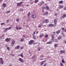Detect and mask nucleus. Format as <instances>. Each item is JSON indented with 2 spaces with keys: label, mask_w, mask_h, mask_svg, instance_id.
<instances>
[{
  "label": "nucleus",
  "mask_w": 66,
  "mask_h": 66,
  "mask_svg": "<svg viewBox=\"0 0 66 66\" xmlns=\"http://www.w3.org/2000/svg\"><path fill=\"white\" fill-rule=\"evenodd\" d=\"M34 42V40H30L28 42V44L29 45H32V44Z\"/></svg>",
  "instance_id": "f257e3e1"
},
{
  "label": "nucleus",
  "mask_w": 66,
  "mask_h": 66,
  "mask_svg": "<svg viewBox=\"0 0 66 66\" xmlns=\"http://www.w3.org/2000/svg\"><path fill=\"white\" fill-rule=\"evenodd\" d=\"M51 41L53 42H54L55 41L54 40V37L53 35L51 36Z\"/></svg>",
  "instance_id": "f03ea898"
},
{
  "label": "nucleus",
  "mask_w": 66,
  "mask_h": 66,
  "mask_svg": "<svg viewBox=\"0 0 66 66\" xmlns=\"http://www.w3.org/2000/svg\"><path fill=\"white\" fill-rule=\"evenodd\" d=\"M15 44V41L13 40L11 43V46H14V44Z\"/></svg>",
  "instance_id": "7ed1b4c3"
},
{
  "label": "nucleus",
  "mask_w": 66,
  "mask_h": 66,
  "mask_svg": "<svg viewBox=\"0 0 66 66\" xmlns=\"http://www.w3.org/2000/svg\"><path fill=\"white\" fill-rule=\"evenodd\" d=\"M12 28V27H10L8 28H7L5 29V30H4V32H7V30H10V29H11Z\"/></svg>",
  "instance_id": "20e7f679"
},
{
  "label": "nucleus",
  "mask_w": 66,
  "mask_h": 66,
  "mask_svg": "<svg viewBox=\"0 0 66 66\" xmlns=\"http://www.w3.org/2000/svg\"><path fill=\"white\" fill-rule=\"evenodd\" d=\"M31 17L32 18H35L36 17V14H34L31 15Z\"/></svg>",
  "instance_id": "39448f33"
},
{
  "label": "nucleus",
  "mask_w": 66,
  "mask_h": 66,
  "mask_svg": "<svg viewBox=\"0 0 66 66\" xmlns=\"http://www.w3.org/2000/svg\"><path fill=\"white\" fill-rule=\"evenodd\" d=\"M54 22L55 26L56 27V24L57 23V21H56V19H54Z\"/></svg>",
  "instance_id": "423d86ee"
},
{
  "label": "nucleus",
  "mask_w": 66,
  "mask_h": 66,
  "mask_svg": "<svg viewBox=\"0 0 66 66\" xmlns=\"http://www.w3.org/2000/svg\"><path fill=\"white\" fill-rule=\"evenodd\" d=\"M44 22H45V23H48L49 22V19H46V20H44Z\"/></svg>",
  "instance_id": "0eeeda50"
},
{
  "label": "nucleus",
  "mask_w": 66,
  "mask_h": 66,
  "mask_svg": "<svg viewBox=\"0 0 66 66\" xmlns=\"http://www.w3.org/2000/svg\"><path fill=\"white\" fill-rule=\"evenodd\" d=\"M19 61H21V63H23V62H24L23 60L21 58H19Z\"/></svg>",
  "instance_id": "6e6552de"
},
{
  "label": "nucleus",
  "mask_w": 66,
  "mask_h": 66,
  "mask_svg": "<svg viewBox=\"0 0 66 66\" xmlns=\"http://www.w3.org/2000/svg\"><path fill=\"white\" fill-rule=\"evenodd\" d=\"M61 54H62V53H65V50L62 51L61 50L60 51Z\"/></svg>",
  "instance_id": "1a4fd4ad"
},
{
  "label": "nucleus",
  "mask_w": 66,
  "mask_h": 66,
  "mask_svg": "<svg viewBox=\"0 0 66 66\" xmlns=\"http://www.w3.org/2000/svg\"><path fill=\"white\" fill-rule=\"evenodd\" d=\"M48 26V27H52L54 26V24H49Z\"/></svg>",
  "instance_id": "9d476101"
},
{
  "label": "nucleus",
  "mask_w": 66,
  "mask_h": 66,
  "mask_svg": "<svg viewBox=\"0 0 66 66\" xmlns=\"http://www.w3.org/2000/svg\"><path fill=\"white\" fill-rule=\"evenodd\" d=\"M45 8L46 10H49V7L47 5L45 6Z\"/></svg>",
  "instance_id": "9b49d317"
},
{
  "label": "nucleus",
  "mask_w": 66,
  "mask_h": 66,
  "mask_svg": "<svg viewBox=\"0 0 66 66\" xmlns=\"http://www.w3.org/2000/svg\"><path fill=\"white\" fill-rule=\"evenodd\" d=\"M20 47L19 45H18L16 46L15 49H20Z\"/></svg>",
  "instance_id": "f8f14e48"
},
{
  "label": "nucleus",
  "mask_w": 66,
  "mask_h": 66,
  "mask_svg": "<svg viewBox=\"0 0 66 66\" xmlns=\"http://www.w3.org/2000/svg\"><path fill=\"white\" fill-rule=\"evenodd\" d=\"M5 41L6 42H8L10 41V39L8 38H6L5 39Z\"/></svg>",
  "instance_id": "ddd939ff"
},
{
  "label": "nucleus",
  "mask_w": 66,
  "mask_h": 66,
  "mask_svg": "<svg viewBox=\"0 0 66 66\" xmlns=\"http://www.w3.org/2000/svg\"><path fill=\"white\" fill-rule=\"evenodd\" d=\"M58 39H62V36H60L59 37H58L57 38Z\"/></svg>",
  "instance_id": "4468645a"
},
{
  "label": "nucleus",
  "mask_w": 66,
  "mask_h": 66,
  "mask_svg": "<svg viewBox=\"0 0 66 66\" xmlns=\"http://www.w3.org/2000/svg\"><path fill=\"white\" fill-rule=\"evenodd\" d=\"M44 35L43 34H42V35H40L39 36V37L40 38H42L43 37H44Z\"/></svg>",
  "instance_id": "2eb2a0df"
},
{
  "label": "nucleus",
  "mask_w": 66,
  "mask_h": 66,
  "mask_svg": "<svg viewBox=\"0 0 66 66\" xmlns=\"http://www.w3.org/2000/svg\"><path fill=\"white\" fill-rule=\"evenodd\" d=\"M61 32V30H58L56 32V34H59L60 32Z\"/></svg>",
  "instance_id": "dca6fc26"
},
{
  "label": "nucleus",
  "mask_w": 66,
  "mask_h": 66,
  "mask_svg": "<svg viewBox=\"0 0 66 66\" xmlns=\"http://www.w3.org/2000/svg\"><path fill=\"white\" fill-rule=\"evenodd\" d=\"M66 17V14H63L62 16V18H65V17Z\"/></svg>",
  "instance_id": "f3484780"
},
{
  "label": "nucleus",
  "mask_w": 66,
  "mask_h": 66,
  "mask_svg": "<svg viewBox=\"0 0 66 66\" xmlns=\"http://www.w3.org/2000/svg\"><path fill=\"white\" fill-rule=\"evenodd\" d=\"M59 3L60 4H62V3H63V2L62 1H60Z\"/></svg>",
  "instance_id": "a211bd4d"
},
{
  "label": "nucleus",
  "mask_w": 66,
  "mask_h": 66,
  "mask_svg": "<svg viewBox=\"0 0 66 66\" xmlns=\"http://www.w3.org/2000/svg\"><path fill=\"white\" fill-rule=\"evenodd\" d=\"M45 60H44V61H43L41 63V65H43V64L45 63Z\"/></svg>",
  "instance_id": "6ab92c4d"
},
{
  "label": "nucleus",
  "mask_w": 66,
  "mask_h": 66,
  "mask_svg": "<svg viewBox=\"0 0 66 66\" xmlns=\"http://www.w3.org/2000/svg\"><path fill=\"white\" fill-rule=\"evenodd\" d=\"M17 6H20V5H20V3H17Z\"/></svg>",
  "instance_id": "aec40b11"
},
{
  "label": "nucleus",
  "mask_w": 66,
  "mask_h": 66,
  "mask_svg": "<svg viewBox=\"0 0 66 66\" xmlns=\"http://www.w3.org/2000/svg\"><path fill=\"white\" fill-rule=\"evenodd\" d=\"M3 5L4 6V7H5L6 6V5L4 3L3 4Z\"/></svg>",
  "instance_id": "412c9836"
},
{
  "label": "nucleus",
  "mask_w": 66,
  "mask_h": 66,
  "mask_svg": "<svg viewBox=\"0 0 66 66\" xmlns=\"http://www.w3.org/2000/svg\"><path fill=\"white\" fill-rule=\"evenodd\" d=\"M30 14L31 13H30V12H29L28 14V17H29L30 16Z\"/></svg>",
  "instance_id": "4be33fe9"
},
{
  "label": "nucleus",
  "mask_w": 66,
  "mask_h": 66,
  "mask_svg": "<svg viewBox=\"0 0 66 66\" xmlns=\"http://www.w3.org/2000/svg\"><path fill=\"white\" fill-rule=\"evenodd\" d=\"M20 41L21 42H23L24 41V38H22L20 40Z\"/></svg>",
  "instance_id": "5701e85b"
},
{
  "label": "nucleus",
  "mask_w": 66,
  "mask_h": 66,
  "mask_svg": "<svg viewBox=\"0 0 66 66\" xmlns=\"http://www.w3.org/2000/svg\"><path fill=\"white\" fill-rule=\"evenodd\" d=\"M51 41H50V42H47L46 43V44H51Z\"/></svg>",
  "instance_id": "b1692460"
},
{
  "label": "nucleus",
  "mask_w": 66,
  "mask_h": 66,
  "mask_svg": "<svg viewBox=\"0 0 66 66\" xmlns=\"http://www.w3.org/2000/svg\"><path fill=\"white\" fill-rule=\"evenodd\" d=\"M38 2V0H35V3H36Z\"/></svg>",
  "instance_id": "393cba45"
},
{
  "label": "nucleus",
  "mask_w": 66,
  "mask_h": 66,
  "mask_svg": "<svg viewBox=\"0 0 66 66\" xmlns=\"http://www.w3.org/2000/svg\"><path fill=\"white\" fill-rule=\"evenodd\" d=\"M58 42V40H57V39H55V41L54 42Z\"/></svg>",
  "instance_id": "a878e982"
},
{
  "label": "nucleus",
  "mask_w": 66,
  "mask_h": 66,
  "mask_svg": "<svg viewBox=\"0 0 66 66\" xmlns=\"http://www.w3.org/2000/svg\"><path fill=\"white\" fill-rule=\"evenodd\" d=\"M57 44H54V47H55V48H56V47H57Z\"/></svg>",
  "instance_id": "bb28decb"
},
{
  "label": "nucleus",
  "mask_w": 66,
  "mask_h": 66,
  "mask_svg": "<svg viewBox=\"0 0 66 66\" xmlns=\"http://www.w3.org/2000/svg\"><path fill=\"white\" fill-rule=\"evenodd\" d=\"M44 37H47V38L48 37V35H46L44 36Z\"/></svg>",
  "instance_id": "cd10ccee"
},
{
  "label": "nucleus",
  "mask_w": 66,
  "mask_h": 66,
  "mask_svg": "<svg viewBox=\"0 0 66 66\" xmlns=\"http://www.w3.org/2000/svg\"><path fill=\"white\" fill-rule=\"evenodd\" d=\"M0 63L1 64H3V60L1 61Z\"/></svg>",
  "instance_id": "c85d7f7f"
},
{
  "label": "nucleus",
  "mask_w": 66,
  "mask_h": 66,
  "mask_svg": "<svg viewBox=\"0 0 66 66\" xmlns=\"http://www.w3.org/2000/svg\"><path fill=\"white\" fill-rule=\"evenodd\" d=\"M60 65H61V66H63V64L62 63L60 62Z\"/></svg>",
  "instance_id": "c756f323"
},
{
  "label": "nucleus",
  "mask_w": 66,
  "mask_h": 66,
  "mask_svg": "<svg viewBox=\"0 0 66 66\" xmlns=\"http://www.w3.org/2000/svg\"><path fill=\"white\" fill-rule=\"evenodd\" d=\"M21 55V56L22 57H23V55H22V54L21 53L20 54Z\"/></svg>",
  "instance_id": "7c9ffc66"
},
{
  "label": "nucleus",
  "mask_w": 66,
  "mask_h": 66,
  "mask_svg": "<svg viewBox=\"0 0 66 66\" xmlns=\"http://www.w3.org/2000/svg\"><path fill=\"white\" fill-rule=\"evenodd\" d=\"M33 39H36V38H35V35L33 36Z\"/></svg>",
  "instance_id": "2f4dec72"
},
{
  "label": "nucleus",
  "mask_w": 66,
  "mask_h": 66,
  "mask_svg": "<svg viewBox=\"0 0 66 66\" xmlns=\"http://www.w3.org/2000/svg\"><path fill=\"white\" fill-rule=\"evenodd\" d=\"M3 59L2 58H0V62H1V61H3Z\"/></svg>",
  "instance_id": "473e14b6"
},
{
  "label": "nucleus",
  "mask_w": 66,
  "mask_h": 66,
  "mask_svg": "<svg viewBox=\"0 0 66 66\" xmlns=\"http://www.w3.org/2000/svg\"><path fill=\"white\" fill-rule=\"evenodd\" d=\"M62 63H64V62H65V61H64V59H63L62 60Z\"/></svg>",
  "instance_id": "72a5a7b5"
},
{
  "label": "nucleus",
  "mask_w": 66,
  "mask_h": 66,
  "mask_svg": "<svg viewBox=\"0 0 66 66\" xmlns=\"http://www.w3.org/2000/svg\"><path fill=\"white\" fill-rule=\"evenodd\" d=\"M10 11H7L6 12V14H8V13H10Z\"/></svg>",
  "instance_id": "f704fd0d"
},
{
  "label": "nucleus",
  "mask_w": 66,
  "mask_h": 66,
  "mask_svg": "<svg viewBox=\"0 0 66 66\" xmlns=\"http://www.w3.org/2000/svg\"><path fill=\"white\" fill-rule=\"evenodd\" d=\"M42 9H46V7H43L42 8Z\"/></svg>",
  "instance_id": "c9c22d12"
},
{
  "label": "nucleus",
  "mask_w": 66,
  "mask_h": 66,
  "mask_svg": "<svg viewBox=\"0 0 66 66\" xmlns=\"http://www.w3.org/2000/svg\"><path fill=\"white\" fill-rule=\"evenodd\" d=\"M15 29L16 30H18V27H16Z\"/></svg>",
  "instance_id": "e433bc0d"
},
{
  "label": "nucleus",
  "mask_w": 66,
  "mask_h": 66,
  "mask_svg": "<svg viewBox=\"0 0 66 66\" xmlns=\"http://www.w3.org/2000/svg\"><path fill=\"white\" fill-rule=\"evenodd\" d=\"M42 23H41V24H43L44 23H45V21L44 20L43 21H42Z\"/></svg>",
  "instance_id": "4c0bfd02"
},
{
  "label": "nucleus",
  "mask_w": 66,
  "mask_h": 66,
  "mask_svg": "<svg viewBox=\"0 0 66 66\" xmlns=\"http://www.w3.org/2000/svg\"><path fill=\"white\" fill-rule=\"evenodd\" d=\"M37 50H38V51H40V48L39 47L38 48Z\"/></svg>",
  "instance_id": "58836bf2"
},
{
  "label": "nucleus",
  "mask_w": 66,
  "mask_h": 66,
  "mask_svg": "<svg viewBox=\"0 0 66 66\" xmlns=\"http://www.w3.org/2000/svg\"><path fill=\"white\" fill-rule=\"evenodd\" d=\"M5 24V23H1V25L2 26V25H3V24Z\"/></svg>",
  "instance_id": "ea45409f"
},
{
  "label": "nucleus",
  "mask_w": 66,
  "mask_h": 66,
  "mask_svg": "<svg viewBox=\"0 0 66 66\" xmlns=\"http://www.w3.org/2000/svg\"><path fill=\"white\" fill-rule=\"evenodd\" d=\"M23 47L22 46L20 48V50H22V49H23Z\"/></svg>",
  "instance_id": "a19ab883"
},
{
  "label": "nucleus",
  "mask_w": 66,
  "mask_h": 66,
  "mask_svg": "<svg viewBox=\"0 0 66 66\" xmlns=\"http://www.w3.org/2000/svg\"><path fill=\"white\" fill-rule=\"evenodd\" d=\"M41 26H42V25H39L38 26V28H41Z\"/></svg>",
  "instance_id": "79ce46f5"
},
{
  "label": "nucleus",
  "mask_w": 66,
  "mask_h": 66,
  "mask_svg": "<svg viewBox=\"0 0 66 66\" xmlns=\"http://www.w3.org/2000/svg\"><path fill=\"white\" fill-rule=\"evenodd\" d=\"M35 33H36V32L35 31L33 33V34L32 35H35Z\"/></svg>",
  "instance_id": "37998d69"
},
{
  "label": "nucleus",
  "mask_w": 66,
  "mask_h": 66,
  "mask_svg": "<svg viewBox=\"0 0 66 66\" xmlns=\"http://www.w3.org/2000/svg\"><path fill=\"white\" fill-rule=\"evenodd\" d=\"M16 20L17 22L19 21V19H16Z\"/></svg>",
  "instance_id": "c03bdc74"
},
{
  "label": "nucleus",
  "mask_w": 66,
  "mask_h": 66,
  "mask_svg": "<svg viewBox=\"0 0 66 66\" xmlns=\"http://www.w3.org/2000/svg\"><path fill=\"white\" fill-rule=\"evenodd\" d=\"M19 3L21 5V4H22V3H23V2H20Z\"/></svg>",
  "instance_id": "a18cd8bd"
},
{
  "label": "nucleus",
  "mask_w": 66,
  "mask_h": 66,
  "mask_svg": "<svg viewBox=\"0 0 66 66\" xmlns=\"http://www.w3.org/2000/svg\"><path fill=\"white\" fill-rule=\"evenodd\" d=\"M44 55H42L41 56H40V57H41V58H42L43 57H44Z\"/></svg>",
  "instance_id": "49530a36"
},
{
  "label": "nucleus",
  "mask_w": 66,
  "mask_h": 66,
  "mask_svg": "<svg viewBox=\"0 0 66 66\" xmlns=\"http://www.w3.org/2000/svg\"><path fill=\"white\" fill-rule=\"evenodd\" d=\"M9 21V20H8L6 21V23H8Z\"/></svg>",
  "instance_id": "de8ad7c7"
},
{
  "label": "nucleus",
  "mask_w": 66,
  "mask_h": 66,
  "mask_svg": "<svg viewBox=\"0 0 66 66\" xmlns=\"http://www.w3.org/2000/svg\"><path fill=\"white\" fill-rule=\"evenodd\" d=\"M19 30H21V27H19Z\"/></svg>",
  "instance_id": "09e8293b"
},
{
  "label": "nucleus",
  "mask_w": 66,
  "mask_h": 66,
  "mask_svg": "<svg viewBox=\"0 0 66 66\" xmlns=\"http://www.w3.org/2000/svg\"><path fill=\"white\" fill-rule=\"evenodd\" d=\"M7 49L8 50H9V49H10V48H9V47H7Z\"/></svg>",
  "instance_id": "8fccbe9b"
},
{
  "label": "nucleus",
  "mask_w": 66,
  "mask_h": 66,
  "mask_svg": "<svg viewBox=\"0 0 66 66\" xmlns=\"http://www.w3.org/2000/svg\"><path fill=\"white\" fill-rule=\"evenodd\" d=\"M42 2L43 4H45V2H44L43 1H42Z\"/></svg>",
  "instance_id": "3c124183"
},
{
  "label": "nucleus",
  "mask_w": 66,
  "mask_h": 66,
  "mask_svg": "<svg viewBox=\"0 0 66 66\" xmlns=\"http://www.w3.org/2000/svg\"><path fill=\"white\" fill-rule=\"evenodd\" d=\"M27 20L28 21H30V19H28Z\"/></svg>",
  "instance_id": "603ef678"
},
{
  "label": "nucleus",
  "mask_w": 66,
  "mask_h": 66,
  "mask_svg": "<svg viewBox=\"0 0 66 66\" xmlns=\"http://www.w3.org/2000/svg\"><path fill=\"white\" fill-rule=\"evenodd\" d=\"M60 9H62V8H63V6H60Z\"/></svg>",
  "instance_id": "864d4df0"
},
{
  "label": "nucleus",
  "mask_w": 66,
  "mask_h": 66,
  "mask_svg": "<svg viewBox=\"0 0 66 66\" xmlns=\"http://www.w3.org/2000/svg\"><path fill=\"white\" fill-rule=\"evenodd\" d=\"M64 32H66V29H65L64 30Z\"/></svg>",
  "instance_id": "5fc2aeb1"
},
{
  "label": "nucleus",
  "mask_w": 66,
  "mask_h": 66,
  "mask_svg": "<svg viewBox=\"0 0 66 66\" xmlns=\"http://www.w3.org/2000/svg\"><path fill=\"white\" fill-rule=\"evenodd\" d=\"M46 65H47V64L46 63H45L44 66H46Z\"/></svg>",
  "instance_id": "6e6d98bb"
},
{
  "label": "nucleus",
  "mask_w": 66,
  "mask_h": 66,
  "mask_svg": "<svg viewBox=\"0 0 66 66\" xmlns=\"http://www.w3.org/2000/svg\"><path fill=\"white\" fill-rule=\"evenodd\" d=\"M12 56H15V55L13 54H12Z\"/></svg>",
  "instance_id": "4d7b16f0"
},
{
  "label": "nucleus",
  "mask_w": 66,
  "mask_h": 66,
  "mask_svg": "<svg viewBox=\"0 0 66 66\" xmlns=\"http://www.w3.org/2000/svg\"><path fill=\"white\" fill-rule=\"evenodd\" d=\"M64 28H62V30H64Z\"/></svg>",
  "instance_id": "13d9d810"
},
{
  "label": "nucleus",
  "mask_w": 66,
  "mask_h": 66,
  "mask_svg": "<svg viewBox=\"0 0 66 66\" xmlns=\"http://www.w3.org/2000/svg\"><path fill=\"white\" fill-rule=\"evenodd\" d=\"M46 14V13H43V15H45Z\"/></svg>",
  "instance_id": "bf43d9fd"
},
{
  "label": "nucleus",
  "mask_w": 66,
  "mask_h": 66,
  "mask_svg": "<svg viewBox=\"0 0 66 66\" xmlns=\"http://www.w3.org/2000/svg\"><path fill=\"white\" fill-rule=\"evenodd\" d=\"M64 10H66V7H65L64 8Z\"/></svg>",
  "instance_id": "052dcab7"
},
{
  "label": "nucleus",
  "mask_w": 66,
  "mask_h": 66,
  "mask_svg": "<svg viewBox=\"0 0 66 66\" xmlns=\"http://www.w3.org/2000/svg\"><path fill=\"white\" fill-rule=\"evenodd\" d=\"M39 32L38 31H37L36 32V34H38Z\"/></svg>",
  "instance_id": "680f3d73"
},
{
  "label": "nucleus",
  "mask_w": 66,
  "mask_h": 66,
  "mask_svg": "<svg viewBox=\"0 0 66 66\" xmlns=\"http://www.w3.org/2000/svg\"><path fill=\"white\" fill-rule=\"evenodd\" d=\"M64 43H66V40H65L64 41Z\"/></svg>",
  "instance_id": "e2e57ef3"
},
{
  "label": "nucleus",
  "mask_w": 66,
  "mask_h": 66,
  "mask_svg": "<svg viewBox=\"0 0 66 66\" xmlns=\"http://www.w3.org/2000/svg\"><path fill=\"white\" fill-rule=\"evenodd\" d=\"M49 13H48V12H46V14H48Z\"/></svg>",
  "instance_id": "0e129e2a"
},
{
  "label": "nucleus",
  "mask_w": 66,
  "mask_h": 66,
  "mask_svg": "<svg viewBox=\"0 0 66 66\" xmlns=\"http://www.w3.org/2000/svg\"><path fill=\"white\" fill-rule=\"evenodd\" d=\"M43 27H46V25H43Z\"/></svg>",
  "instance_id": "69168bd1"
},
{
  "label": "nucleus",
  "mask_w": 66,
  "mask_h": 66,
  "mask_svg": "<svg viewBox=\"0 0 66 66\" xmlns=\"http://www.w3.org/2000/svg\"><path fill=\"white\" fill-rule=\"evenodd\" d=\"M26 37V36H25V35H23V37Z\"/></svg>",
  "instance_id": "338daca9"
},
{
  "label": "nucleus",
  "mask_w": 66,
  "mask_h": 66,
  "mask_svg": "<svg viewBox=\"0 0 66 66\" xmlns=\"http://www.w3.org/2000/svg\"><path fill=\"white\" fill-rule=\"evenodd\" d=\"M55 15H57V13H55Z\"/></svg>",
  "instance_id": "774afa93"
}]
</instances>
